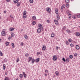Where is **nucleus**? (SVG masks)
<instances>
[{
	"mask_svg": "<svg viewBox=\"0 0 80 80\" xmlns=\"http://www.w3.org/2000/svg\"><path fill=\"white\" fill-rule=\"evenodd\" d=\"M57 18H58V20L60 19V15H59V14H57Z\"/></svg>",
	"mask_w": 80,
	"mask_h": 80,
	"instance_id": "22",
	"label": "nucleus"
},
{
	"mask_svg": "<svg viewBox=\"0 0 80 80\" xmlns=\"http://www.w3.org/2000/svg\"><path fill=\"white\" fill-rule=\"evenodd\" d=\"M20 3L19 2H17V7H20Z\"/></svg>",
	"mask_w": 80,
	"mask_h": 80,
	"instance_id": "16",
	"label": "nucleus"
},
{
	"mask_svg": "<svg viewBox=\"0 0 80 80\" xmlns=\"http://www.w3.org/2000/svg\"><path fill=\"white\" fill-rule=\"evenodd\" d=\"M38 27L39 28H42V29H43V26L41 24H38Z\"/></svg>",
	"mask_w": 80,
	"mask_h": 80,
	"instance_id": "4",
	"label": "nucleus"
},
{
	"mask_svg": "<svg viewBox=\"0 0 80 80\" xmlns=\"http://www.w3.org/2000/svg\"><path fill=\"white\" fill-rule=\"evenodd\" d=\"M65 43H66V45H68V44H69V43L68 42V41H66L65 42Z\"/></svg>",
	"mask_w": 80,
	"mask_h": 80,
	"instance_id": "41",
	"label": "nucleus"
},
{
	"mask_svg": "<svg viewBox=\"0 0 80 80\" xmlns=\"http://www.w3.org/2000/svg\"><path fill=\"white\" fill-rule=\"evenodd\" d=\"M4 13H7V11H4Z\"/></svg>",
	"mask_w": 80,
	"mask_h": 80,
	"instance_id": "57",
	"label": "nucleus"
},
{
	"mask_svg": "<svg viewBox=\"0 0 80 80\" xmlns=\"http://www.w3.org/2000/svg\"><path fill=\"white\" fill-rule=\"evenodd\" d=\"M22 75L24 76V78H27V74H26L25 72H22Z\"/></svg>",
	"mask_w": 80,
	"mask_h": 80,
	"instance_id": "3",
	"label": "nucleus"
},
{
	"mask_svg": "<svg viewBox=\"0 0 80 80\" xmlns=\"http://www.w3.org/2000/svg\"><path fill=\"white\" fill-rule=\"evenodd\" d=\"M68 41H69V42H72V39L70 38L68 40Z\"/></svg>",
	"mask_w": 80,
	"mask_h": 80,
	"instance_id": "31",
	"label": "nucleus"
},
{
	"mask_svg": "<svg viewBox=\"0 0 80 80\" xmlns=\"http://www.w3.org/2000/svg\"><path fill=\"white\" fill-rule=\"evenodd\" d=\"M77 17H78V18H80V15L79 14L77 15Z\"/></svg>",
	"mask_w": 80,
	"mask_h": 80,
	"instance_id": "51",
	"label": "nucleus"
},
{
	"mask_svg": "<svg viewBox=\"0 0 80 80\" xmlns=\"http://www.w3.org/2000/svg\"><path fill=\"white\" fill-rule=\"evenodd\" d=\"M80 48V46H78V45H77L76 46V49H77V50H78L79 48Z\"/></svg>",
	"mask_w": 80,
	"mask_h": 80,
	"instance_id": "10",
	"label": "nucleus"
},
{
	"mask_svg": "<svg viewBox=\"0 0 80 80\" xmlns=\"http://www.w3.org/2000/svg\"><path fill=\"white\" fill-rule=\"evenodd\" d=\"M6 46H8L9 44V42H7L5 43Z\"/></svg>",
	"mask_w": 80,
	"mask_h": 80,
	"instance_id": "30",
	"label": "nucleus"
},
{
	"mask_svg": "<svg viewBox=\"0 0 80 80\" xmlns=\"http://www.w3.org/2000/svg\"><path fill=\"white\" fill-rule=\"evenodd\" d=\"M54 36H55V35H54V33H52L51 35V37L52 38L54 37Z\"/></svg>",
	"mask_w": 80,
	"mask_h": 80,
	"instance_id": "24",
	"label": "nucleus"
},
{
	"mask_svg": "<svg viewBox=\"0 0 80 80\" xmlns=\"http://www.w3.org/2000/svg\"><path fill=\"white\" fill-rule=\"evenodd\" d=\"M27 15L23 14V17L24 18H27Z\"/></svg>",
	"mask_w": 80,
	"mask_h": 80,
	"instance_id": "15",
	"label": "nucleus"
},
{
	"mask_svg": "<svg viewBox=\"0 0 80 80\" xmlns=\"http://www.w3.org/2000/svg\"><path fill=\"white\" fill-rule=\"evenodd\" d=\"M31 61H30V60H29V59L28 60V62H30Z\"/></svg>",
	"mask_w": 80,
	"mask_h": 80,
	"instance_id": "64",
	"label": "nucleus"
},
{
	"mask_svg": "<svg viewBox=\"0 0 80 80\" xmlns=\"http://www.w3.org/2000/svg\"><path fill=\"white\" fill-rule=\"evenodd\" d=\"M21 45L22 47H23V43L22 42H21Z\"/></svg>",
	"mask_w": 80,
	"mask_h": 80,
	"instance_id": "48",
	"label": "nucleus"
},
{
	"mask_svg": "<svg viewBox=\"0 0 80 80\" xmlns=\"http://www.w3.org/2000/svg\"><path fill=\"white\" fill-rule=\"evenodd\" d=\"M45 72L47 73V72H48V70H45Z\"/></svg>",
	"mask_w": 80,
	"mask_h": 80,
	"instance_id": "53",
	"label": "nucleus"
},
{
	"mask_svg": "<svg viewBox=\"0 0 80 80\" xmlns=\"http://www.w3.org/2000/svg\"><path fill=\"white\" fill-rule=\"evenodd\" d=\"M24 38L26 40H27V39H28V36H27V35H24Z\"/></svg>",
	"mask_w": 80,
	"mask_h": 80,
	"instance_id": "21",
	"label": "nucleus"
},
{
	"mask_svg": "<svg viewBox=\"0 0 80 80\" xmlns=\"http://www.w3.org/2000/svg\"><path fill=\"white\" fill-rule=\"evenodd\" d=\"M8 71L7 72H5V75H7L8 74Z\"/></svg>",
	"mask_w": 80,
	"mask_h": 80,
	"instance_id": "49",
	"label": "nucleus"
},
{
	"mask_svg": "<svg viewBox=\"0 0 80 80\" xmlns=\"http://www.w3.org/2000/svg\"><path fill=\"white\" fill-rule=\"evenodd\" d=\"M35 60L34 59H32V63H34V62H35Z\"/></svg>",
	"mask_w": 80,
	"mask_h": 80,
	"instance_id": "25",
	"label": "nucleus"
},
{
	"mask_svg": "<svg viewBox=\"0 0 80 80\" xmlns=\"http://www.w3.org/2000/svg\"><path fill=\"white\" fill-rule=\"evenodd\" d=\"M0 56H3V53H2V52H0Z\"/></svg>",
	"mask_w": 80,
	"mask_h": 80,
	"instance_id": "46",
	"label": "nucleus"
},
{
	"mask_svg": "<svg viewBox=\"0 0 80 80\" xmlns=\"http://www.w3.org/2000/svg\"><path fill=\"white\" fill-rule=\"evenodd\" d=\"M5 29H3L2 30V32H1V34L2 35V36H6V35H7V34L5 33Z\"/></svg>",
	"mask_w": 80,
	"mask_h": 80,
	"instance_id": "1",
	"label": "nucleus"
},
{
	"mask_svg": "<svg viewBox=\"0 0 80 80\" xmlns=\"http://www.w3.org/2000/svg\"><path fill=\"white\" fill-rule=\"evenodd\" d=\"M4 80H9L8 77H6L4 79Z\"/></svg>",
	"mask_w": 80,
	"mask_h": 80,
	"instance_id": "38",
	"label": "nucleus"
},
{
	"mask_svg": "<svg viewBox=\"0 0 80 80\" xmlns=\"http://www.w3.org/2000/svg\"><path fill=\"white\" fill-rule=\"evenodd\" d=\"M15 0H14V3H18V0H16V1H15Z\"/></svg>",
	"mask_w": 80,
	"mask_h": 80,
	"instance_id": "26",
	"label": "nucleus"
},
{
	"mask_svg": "<svg viewBox=\"0 0 80 80\" xmlns=\"http://www.w3.org/2000/svg\"><path fill=\"white\" fill-rule=\"evenodd\" d=\"M69 0H66L65 1V2L67 3H69Z\"/></svg>",
	"mask_w": 80,
	"mask_h": 80,
	"instance_id": "28",
	"label": "nucleus"
},
{
	"mask_svg": "<svg viewBox=\"0 0 80 80\" xmlns=\"http://www.w3.org/2000/svg\"><path fill=\"white\" fill-rule=\"evenodd\" d=\"M58 9L56 8L55 9V13L56 14H58Z\"/></svg>",
	"mask_w": 80,
	"mask_h": 80,
	"instance_id": "13",
	"label": "nucleus"
},
{
	"mask_svg": "<svg viewBox=\"0 0 80 80\" xmlns=\"http://www.w3.org/2000/svg\"><path fill=\"white\" fill-rule=\"evenodd\" d=\"M56 50H58V47H56Z\"/></svg>",
	"mask_w": 80,
	"mask_h": 80,
	"instance_id": "55",
	"label": "nucleus"
},
{
	"mask_svg": "<svg viewBox=\"0 0 80 80\" xmlns=\"http://www.w3.org/2000/svg\"><path fill=\"white\" fill-rule=\"evenodd\" d=\"M22 31H23V29H22L21 30V32H22Z\"/></svg>",
	"mask_w": 80,
	"mask_h": 80,
	"instance_id": "60",
	"label": "nucleus"
},
{
	"mask_svg": "<svg viewBox=\"0 0 80 80\" xmlns=\"http://www.w3.org/2000/svg\"><path fill=\"white\" fill-rule=\"evenodd\" d=\"M70 46H71V47H74V45H73V44L72 43H71L70 45Z\"/></svg>",
	"mask_w": 80,
	"mask_h": 80,
	"instance_id": "35",
	"label": "nucleus"
},
{
	"mask_svg": "<svg viewBox=\"0 0 80 80\" xmlns=\"http://www.w3.org/2000/svg\"><path fill=\"white\" fill-rule=\"evenodd\" d=\"M41 32V28H38L37 29V32H38V33H40Z\"/></svg>",
	"mask_w": 80,
	"mask_h": 80,
	"instance_id": "9",
	"label": "nucleus"
},
{
	"mask_svg": "<svg viewBox=\"0 0 80 80\" xmlns=\"http://www.w3.org/2000/svg\"><path fill=\"white\" fill-rule=\"evenodd\" d=\"M32 59H33L32 58V57H30L28 58V60H30V61H31L32 60Z\"/></svg>",
	"mask_w": 80,
	"mask_h": 80,
	"instance_id": "27",
	"label": "nucleus"
},
{
	"mask_svg": "<svg viewBox=\"0 0 80 80\" xmlns=\"http://www.w3.org/2000/svg\"><path fill=\"white\" fill-rule=\"evenodd\" d=\"M66 62H70V58H67Z\"/></svg>",
	"mask_w": 80,
	"mask_h": 80,
	"instance_id": "18",
	"label": "nucleus"
},
{
	"mask_svg": "<svg viewBox=\"0 0 80 80\" xmlns=\"http://www.w3.org/2000/svg\"><path fill=\"white\" fill-rule=\"evenodd\" d=\"M29 1L30 3H32L33 2V0H29Z\"/></svg>",
	"mask_w": 80,
	"mask_h": 80,
	"instance_id": "37",
	"label": "nucleus"
},
{
	"mask_svg": "<svg viewBox=\"0 0 80 80\" xmlns=\"http://www.w3.org/2000/svg\"><path fill=\"white\" fill-rule=\"evenodd\" d=\"M6 65L5 64L3 65V70H5V68H6V67H5Z\"/></svg>",
	"mask_w": 80,
	"mask_h": 80,
	"instance_id": "20",
	"label": "nucleus"
},
{
	"mask_svg": "<svg viewBox=\"0 0 80 80\" xmlns=\"http://www.w3.org/2000/svg\"><path fill=\"white\" fill-rule=\"evenodd\" d=\"M17 62H19V59L18 58H17L16 59Z\"/></svg>",
	"mask_w": 80,
	"mask_h": 80,
	"instance_id": "47",
	"label": "nucleus"
},
{
	"mask_svg": "<svg viewBox=\"0 0 80 80\" xmlns=\"http://www.w3.org/2000/svg\"><path fill=\"white\" fill-rule=\"evenodd\" d=\"M19 77H20V78H22L23 77V75L21 74H20L19 75Z\"/></svg>",
	"mask_w": 80,
	"mask_h": 80,
	"instance_id": "32",
	"label": "nucleus"
},
{
	"mask_svg": "<svg viewBox=\"0 0 80 80\" xmlns=\"http://www.w3.org/2000/svg\"><path fill=\"white\" fill-rule=\"evenodd\" d=\"M80 33H78V32H76V36H77V37H78L79 36V35H80Z\"/></svg>",
	"mask_w": 80,
	"mask_h": 80,
	"instance_id": "14",
	"label": "nucleus"
},
{
	"mask_svg": "<svg viewBox=\"0 0 80 80\" xmlns=\"http://www.w3.org/2000/svg\"><path fill=\"white\" fill-rule=\"evenodd\" d=\"M63 7H62V6H61V9H63Z\"/></svg>",
	"mask_w": 80,
	"mask_h": 80,
	"instance_id": "61",
	"label": "nucleus"
},
{
	"mask_svg": "<svg viewBox=\"0 0 80 80\" xmlns=\"http://www.w3.org/2000/svg\"><path fill=\"white\" fill-rule=\"evenodd\" d=\"M11 36L12 37H13V36H15V34L13 32H11Z\"/></svg>",
	"mask_w": 80,
	"mask_h": 80,
	"instance_id": "17",
	"label": "nucleus"
},
{
	"mask_svg": "<svg viewBox=\"0 0 80 80\" xmlns=\"http://www.w3.org/2000/svg\"><path fill=\"white\" fill-rule=\"evenodd\" d=\"M46 49V46L45 45H43L42 46V50H43L45 51V49Z\"/></svg>",
	"mask_w": 80,
	"mask_h": 80,
	"instance_id": "7",
	"label": "nucleus"
},
{
	"mask_svg": "<svg viewBox=\"0 0 80 80\" xmlns=\"http://www.w3.org/2000/svg\"><path fill=\"white\" fill-rule=\"evenodd\" d=\"M8 60H7V59L5 58V59L4 60V62H7V61Z\"/></svg>",
	"mask_w": 80,
	"mask_h": 80,
	"instance_id": "34",
	"label": "nucleus"
},
{
	"mask_svg": "<svg viewBox=\"0 0 80 80\" xmlns=\"http://www.w3.org/2000/svg\"><path fill=\"white\" fill-rule=\"evenodd\" d=\"M26 13H27V11H26L25 10V11H24L23 14H26Z\"/></svg>",
	"mask_w": 80,
	"mask_h": 80,
	"instance_id": "45",
	"label": "nucleus"
},
{
	"mask_svg": "<svg viewBox=\"0 0 80 80\" xmlns=\"http://www.w3.org/2000/svg\"><path fill=\"white\" fill-rule=\"evenodd\" d=\"M66 31H67L68 33H71V31H70V30L67 29L66 30Z\"/></svg>",
	"mask_w": 80,
	"mask_h": 80,
	"instance_id": "19",
	"label": "nucleus"
},
{
	"mask_svg": "<svg viewBox=\"0 0 80 80\" xmlns=\"http://www.w3.org/2000/svg\"><path fill=\"white\" fill-rule=\"evenodd\" d=\"M72 18H74V19H76L77 18H76V17L74 16H72Z\"/></svg>",
	"mask_w": 80,
	"mask_h": 80,
	"instance_id": "36",
	"label": "nucleus"
},
{
	"mask_svg": "<svg viewBox=\"0 0 80 80\" xmlns=\"http://www.w3.org/2000/svg\"><path fill=\"white\" fill-rule=\"evenodd\" d=\"M15 29L14 28H9V30L11 32H12V31H13Z\"/></svg>",
	"mask_w": 80,
	"mask_h": 80,
	"instance_id": "6",
	"label": "nucleus"
},
{
	"mask_svg": "<svg viewBox=\"0 0 80 80\" xmlns=\"http://www.w3.org/2000/svg\"><path fill=\"white\" fill-rule=\"evenodd\" d=\"M65 29H66V26H64L62 28L63 30H65Z\"/></svg>",
	"mask_w": 80,
	"mask_h": 80,
	"instance_id": "33",
	"label": "nucleus"
},
{
	"mask_svg": "<svg viewBox=\"0 0 80 80\" xmlns=\"http://www.w3.org/2000/svg\"><path fill=\"white\" fill-rule=\"evenodd\" d=\"M40 61V58H38L35 60V62H38Z\"/></svg>",
	"mask_w": 80,
	"mask_h": 80,
	"instance_id": "11",
	"label": "nucleus"
},
{
	"mask_svg": "<svg viewBox=\"0 0 80 80\" xmlns=\"http://www.w3.org/2000/svg\"><path fill=\"white\" fill-rule=\"evenodd\" d=\"M10 17H11V18H13L12 16H11V15L10 16Z\"/></svg>",
	"mask_w": 80,
	"mask_h": 80,
	"instance_id": "59",
	"label": "nucleus"
},
{
	"mask_svg": "<svg viewBox=\"0 0 80 80\" xmlns=\"http://www.w3.org/2000/svg\"><path fill=\"white\" fill-rule=\"evenodd\" d=\"M74 57H77V54L75 53L74 54Z\"/></svg>",
	"mask_w": 80,
	"mask_h": 80,
	"instance_id": "50",
	"label": "nucleus"
},
{
	"mask_svg": "<svg viewBox=\"0 0 80 80\" xmlns=\"http://www.w3.org/2000/svg\"><path fill=\"white\" fill-rule=\"evenodd\" d=\"M32 24H33V25H35V24H36V22H35V21H33L32 22Z\"/></svg>",
	"mask_w": 80,
	"mask_h": 80,
	"instance_id": "39",
	"label": "nucleus"
},
{
	"mask_svg": "<svg viewBox=\"0 0 80 80\" xmlns=\"http://www.w3.org/2000/svg\"><path fill=\"white\" fill-rule=\"evenodd\" d=\"M46 9L47 11L48 12V13H50V11H51V9L50 8H48Z\"/></svg>",
	"mask_w": 80,
	"mask_h": 80,
	"instance_id": "5",
	"label": "nucleus"
},
{
	"mask_svg": "<svg viewBox=\"0 0 80 80\" xmlns=\"http://www.w3.org/2000/svg\"><path fill=\"white\" fill-rule=\"evenodd\" d=\"M68 16L69 17H71V16H72V15H71V14H68Z\"/></svg>",
	"mask_w": 80,
	"mask_h": 80,
	"instance_id": "58",
	"label": "nucleus"
},
{
	"mask_svg": "<svg viewBox=\"0 0 80 80\" xmlns=\"http://www.w3.org/2000/svg\"><path fill=\"white\" fill-rule=\"evenodd\" d=\"M54 21L56 25H58V21L55 19L54 20Z\"/></svg>",
	"mask_w": 80,
	"mask_h": 80,
	"instance_id": "8",
	"label": "nucleus"
},
{
	"mask_svg": "<svg viewBox=\"0 0 80 80\" xmlns=\"http://www.w3.org/2000/svg\"><path fill=\"white\" fill-rule=\"evenodd\" d=\"M66 7H67V8H69V4H66Z\"/></svg>",
	"mask_w": 80,
	"mask_h": 80,
	"instance_id": "40",
	"label": "nucleus"
},
{
	"mask_svg": "<svg viewBox=\"0 0 80 80\" xmlns=\"http://www.w3.org/2000/svg\"><path fill=\"white\" fill-rule=\"evenodd\" d=\"M11 45H12V47H13V48H14V47H15V45L14 44V43H12Z\"/></svg>",
	"mask_w": 80,
	"mask_h": 80,
	"instance_id": "43",
	"label": "nucleus"
},
{
	"mask_svg": "<svg viewBox=\"0 0 80 80\" xmlns=\"http://www.w3.org/2000/svg\"><path fill=\"white\" fill-rule=\"evenodd\" d=\"M37 55H38V54H39V52H37Z\"/></svg>",
	"mask_w": 80,
	"mask_h": 80,
	"instance_id": "62",
	"label": "nucleus"
},
{
	"mask_svg": "<svg viewBox=\"0 0 80 80\" xmlns=\"http://www.w3.org/2000/svg\"><path fill=\"white\" fill-rule=\"evenodd\" d=\"M32 18L33 20H36V17H35V16H34L32 17Z\"/></svg>",
	"mask_w": 80,
	"mask_h": 80,
	"instance_id": "23",
	"label": "nucleus"
},
{
	"mask_svg": "<svg viewBox=\"0 0 80 80\" xmlns=\"http://www.w3.org/2000/svg\"><path fill=\"white\" fill-rule=\"evenodd\" d=\"M45 76H47V74H45V75H44Z\"/></svg>",
	"mask_w": 80,
	"mask_h": 80,
	"instance_id": "63",
	"label": "nucleus"
},
{
	"mask_svg": "<svg viewBox=\"0 0 80 80\" xmlns=\"http://www.w3.org/2000/svg\"><path fill=\"white\" fill-rule=\"evenodd\" d=\"M7 2H10V0H6Z\"/></svg>",
	"mask_w": 80,
	"mask_h": 80,
	"instance_id": "54",
	"label": "nucleus"
},
{
	"mask_svg": "<svg viewBox=\"0 0 80 80\" xmlns=\"http://www.w3.org/2000/svg\"><path fill=\"white\" fill-rule=\"evenodd\" d=\"M63 8H65V5H63V6H62Z\"/></svg>",
	"mask_w": 80,
	"mask_h": 80,
	"instance_id": "56",
	"label": "nucleus"
},
{
	"mask_svg": "<svg viewBox=\"0 0 80 80\" xmlns=\"http://www.w3.org/2000/svg\"><path fill=\"white\" fill-rule=\"evenodd\" d=\"M62 60H63V62H66V60H65V58H63Z\"/></svg>",
	"mask_w": 80,
	"mask_h": 80,
	"instance_id": "42",
	"label": "nucleus"
},
{
	"mask_svg": "<svg viewBox=\"0 0 80 80\" xmlns=\"http://www.w3.org/2000/svg\"><path fill=\"white\" fill-rule=\"evenodd\" d=\"M69 58H71V59L73 58V55H70Z\"/></svg>",
	"mask_w": 80,
	"mask_h": 80,
	"instance_id": "29",
	"label": "nucleus"
},
{
	"mask_svg": "<svg viewBox=\"0 0 80 80\" xmlns=\"http://www.w3.org/2000/svg\"><path fill=\"white\" fill-rule=\"evenodd\" d=\"M52 60L53 61H56L57 60V59L58 58H57V57L56 56L54 55L52 57Z\"/></svg>",
	"mask_w": 80,
	"mask_h": 80,
	"instance_id": "2",
	"label": "nucleus"
},
{
	"mask_svg": "<svg viewBox=\"0 0 80 80\" xmlns=\"http://www.w3.org/2000/svg\"><path fill=\"white\" fill-rule=\"evenodd\" d=\"M55 74H56V75L57 77H58V75H59V72H58V71H56L55 72Z\"/></svg>",
	"mask_w": 80,
	"mask_h": 80,
	"instance_id": "12",
	"label": "nucleus"
},
{
	"mask_svg": "<svg viewBox=\"0 0 80 80\" xmlns=\"http://www.w3.org/2000/svg\"><path fill=\"white\" fill-rule=\"evenodd\" d=\"M26 57H28L29 56V54L28 53H26L25 54Z\"/></svg>",
	"mask_w": 80,
	"mask_h": 80,
	"instance_id": "44",
	"label": "nucleus"
},
{
	"mask_svg": "<svg viewBox=\"0 0 80 80\" xmlns=\"http://www.w3.org/2000/svg\"><path fill=\"white\" fill-rule=\"evenodd\" d=\"M47 22H48V23H50V20H48L47 21Z\"/></svg>",
	"mask_w": 80,
	"mask_h": 80,
	"instance_id": "52",
	"label": "nucleus"
}]
</instances>
